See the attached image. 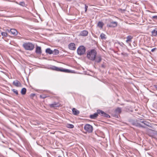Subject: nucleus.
<instances>
[{"mask_svg":"<svg viewBox=\"0 0 157 157\" xmlns=\"http://www.w3.org/2000/svg\"><path fill=\"white\" fill-rule=\"evenodd\" d=\"M97 55V52L94 49H92L88 51L87 57L90 60L94 61Z\"/></svg>","mask_w":157,"mask_h":157,"instance_id":"obj_1","label":"nucleus"},{"mask_svg":"<svg viewBox=\"0 0 157 157\" xmlns=\"http://www.w3.org/2000/svg\"><path fill=\"white\" fill-rule=\"evenodd\" d=\"M50 69L57 71L63 72L66 73H71V72L70 70L64 69L62 67H59L55 66H52L50 67Z\"/></svg>","mask_w":157,"mask_h":157,"instance_id":"obj_2","label":"nucleus"},{"mask_svg":"<svg viewBox=\"0 0 157 157\" xmlns=\"http://www.w3.org/2000/svg\"><path fill=\"white\" fill-rule=\"evenodd\" d=\"M25 49L27 50L32 51L34 48V45L32 43L30 42L25 43L22 45Z\"/></svg>","mask_w":157,"mask_h":157,"instance_id":"obj_3","label":"nucleus"},{"mask_svg":"<svg viewBox=\"0 0 157 157\" xmlns=\"http://www.w3.org/2000/svg\"><path fill=\"white\" fill-rule=\"evenodd\" d=\"M86 51L85 48L83 46H79L77 50L78 54L80 56L83 55Z\"/></svg>","mask_w":157,"mask_h":157,"instance_id":"obj_4","label":"nucleus"},{"mask_svg":"<svg viewBox=\"0 0 157 157\" xmlns=\"http://www.w3.org/2000/svg\"><path fill=\"white\" fill-rule=\"evenodd\" d=\"M84 129L88 133H91L93 132L92 126L89 124H86L84 127Z\"/></svg>","mask_w":157,"mask_h":157,"instance_id":"obj_5","label":"nucleus"},{"mask_svg":"<svg viewBox=\"0 0 157 157\" xmlns=\"http://www.w3.org/2000/svg\"><path fill=\"white\" fill-rule=\"evenodd\" d=\"M60 105V104L59 102H54L52 104H50L49 106L51 108H55L59 107Z\"/></svg>","mask_w":157,"mask_h":157,"instance_id":"obj_6","label":"nucleus"},{"mask_svg":"<svg viewBox=\"0 0 157 157\" xmlns=\"http://www.w3.org/2000/svg\"><path fill=\"white\" fill-rule=\"evenodd\" d=\"M7 31L13 35H16L17 34V31L15 29H11L10 30L7 29Z\"/></svg>","mask_w":157,"mask_h":157,"instance_id":"obj_7","label":"nucleus"},{"mask_svg":"<svg viewBox=\"0 0 157 157\" xmlns=\"http://www.w3.org/2000/svg\"><path fill=\"white\" fill-rule=\"evenodd\" d=\"M117 25V23L116 22L112 21L111 22L110 24H108L107 25V27H115Z\"/></svg>","mask_w":157,"mask_h":157,"instance_id":"obj_8","label":"nucleus"},{"mask_svg":"<svg viewBox=\"0 0 157 157\" xmlns=\"http://www.w3.org/2000/svg\"><path fill=\"white\" fill-rule=\"evenodd\" d=\"M68 48L71 50H75L76 49L75 44L74 43H71L68 45Z\"/></svg>","mask_w":157,"mask_h":157,"instance_id":"obj_9","label":"nucleus"},{"mask_svg":"<svg viewBox=\"0 0 157 157\" xmlns=\"http://www.w3.org/2000/svg\"><path fill=\"white\" fill-rule=\"evenodd\" d=\"M102 60V58L101 56L100 55H98L95 57V59L94 61L95 63H100Z\"/></svg>","mask_w":157,"mask_h":157,"instance_id":"obj_10","label":"nucleus"},{"mask_svg":"<svg viewBox=\"0 0 157 157\" xmlns=\"http://www.w3.org/2000/svg\"><path fill=\"white\" fill-rule=\"evenodd\" d=\"M13 84L16 87H19L21 86L20 82L17 80H15L13 82Z\"/></svg>","mask_w":157,"mask_h":157,"instance_id":"obj_11","label":"nucleus"},{"mask_svg":"<svg viewBox=\"0 0 157 157\" xmlns=\"http://www.w3.org/2000/svg\"><path fill=\"white\" fill-rule=\"evenodd\" d=\"M35 52L37 54H41L42 53L41 47L37 46L36 47Z\"/></svg>","mask_w":157,"mask_h":157,"instance_id":"obj_12","label":"nucleus"},{"mask_svg":"<svg viewBox=\"0 0 157 157\" xmlns=\"http://www.w3.org/2000/svg\"><path fill=\"white\" fill-rule=\"evenodd\" d=\"M88 32L86 30H83L81 32L80 35L82 36H86L87 35Z\"/></svg>","mask_w":157,"mask_h":157,"instance_id":"obj_13","label":"nucleus"},{"mask_svg":"<svg viewBox=\"0 0 157 157\" xmlns=\"http://www.w3.org/2000/svg\"><path fill=\"white\" fill-rule=\"evenodd\" d=\"M98 115L97 113H95L93 114L90 115V117L91 119H95L98 116Z\"/></svg>","mask_w":157,"mask_h":157,"instance_id":"obj_14","label":"nucleus"},{"mask_svg":"<svg viewBox=\"0 0 157 157\" xmlns=\"http://www.w3.org/2000/svg\"><path fill=\"white\" fill-rule=\"evenodd\" d=\"M72 111L74 115H78L80 113L79 111L75 108H73L72 109Z\"/></svg>","mask_w":157,"mask_h":157,"instance_id":"obj_15","label":"nucleus"},{"mask_svg":"<svg viewBox=\"0 0 157 157\" xmlns=\"http://www.w3.org/2000/svg\"><path fill=\"white\" fill-rule=\"evenodd\" d=\"M126 38V42L127 43H129V42H131L133 38V36L130 35L128 36Z\"/></svg>","mask_w":157,"mask_h":157,"instance_id":"obj_16","label":"nucleus"},{"mask_svg":"<svg viewBox=\"0 0 157 157\" xmlns=\"http://www.w3.org/2000/svg\"><path fill=\"white\" fill-rule=\"evenodd\" d=\"M115 112L116 114H119L121 112V108L118 107L115 110Z\"/></svg>","mask_w":157,"mask_h":157,"instance_id":"obj_17","label":"nucleus"},{"mask_svg":"<svg viewBox=\"0 0 157 157\" xmlns=\"http://www.w3.org/2000/svg\"><path fill=\"white\" fill-rule=\"evenodd\" d=\"M97 112L98 115L99 114L100 116L102 117L103 116L104 114L105 113V112L103 111L100 109L97 110Z\"/></svg>","mask_w":157,"mask_h":157,"instance_id":"obj_18","label":"nucleus"},{"mask_svg":"<svg viewBox=\"0 0 157 157\" xmlns=\"http://www.w3.org/2000/svg\"><path fill=\"white\" fill-rule=\"evenodd\" d=\"M151 33L152 36H156L157 35V29L155 28L151 31Z\"/></svg>","mask_w":157,"mask_h":157,"instance_id":"obj_19","label":"nucleus"},{"mask_svg":"<svg viewBox=\"0 0 157 157\" xmlns=\"http://www.w3.org/2000/svg\"><path fill=\"white\" fill-rule=\"evenodd\" d=\"M45 52L49 54H52L53 53V51L50 48H48L46 49Z\"/></svg>","mask_w":157,"mask_h":157,"instance_id":"obj_20","label":"nucleus"},{"mask_svg":"<svg viewBox=\"0 0 157 157\" xmlns=\"http://www.w3.org/2000/svg\"><path fill=\"white\" fill-rule=\"evenodd\" d=\"M97 25L98 27L102 28L104 25V23L102 22L99 21Z\"/></svg>","mask_w":157,"mask_h":157,"instance_id":"obj_21","label":"nucleus"},{"mask_svg":"<svg viewBox=\"0 0 157 157\" xmlns=\"http://www.w3.org/2000/svg\"><path fill=\"white\" fill-rule=\"evenodd\" d=\"M26 92V89L25 88H23L22 89L21 91V93L22 95L25 94Z\"/></svg>","mask_w":157,"mask_h":157,"instance_id":"obj_22","label":"nucleus"},{"mask_svg":"<svg viewBox=\"0 0 157 157\" xmlns=\"http://www.w3.org/2000/svg\"><path fill=\"white\" fill-rule=\"evenodd\" d=\"M59 53V51L58 50L56 49H55L53 51V54L54 55H58Z\"/></svg>","mask_w":157,"mask_h":157,"instance_id":"obj_23","label":"nucleus"},{"mask_svg":"<svg viewBox=\"0 0 157 157\" xmlns=\"http://www.w3.org/2000/svg\"><path fill=\"white\" fill-rule=\"evenodd\" d=\"M67 127L68 128H72L74 127V125L71 124H67Z\"/></svg>","mask_w":157,"mask_h":157,"instance_id":"obj_24","label":"nucleus"},{"mask_svg":"<svg viewBox=\"0 0 157 157\" xmlns=\"http://www.w3.org/2000/svg\"><path fill=\"white\" fill-rule=\"evenodd\" d=\"M105 36V35L103 33H102L100 35L101 38L102 39H106V38Z\"/></svg>","mask_w":157,"mask_h":157,"instance_id":"obj_25","label":"nucleus"},{"mask_svg":"<svg viewBox=\"0 0 157 157\" xmlns=\"http://www.w3.org/2000/svg\"><path fill=\"white\" fill-rule=\"evenodd\" d=\"M103 117H106V118H110V116L109 114L105 113L104 114L103 116Z\"/></svg>","mask_w":157,"mask_h":157,"instance_id":"obj_26","label":"nucleus"},{"mask_svg":"<svg viewBox=\"0 0 157 157\" xmlns=\"http://www.w3.org/2000/svg\"><path fill=\"white\" fill-rule=\"evenodd\" d=\"M1 34L2 36H4V37H6L7 36V34L6 32H2L1 33Z\"/></svg>","mask_w":157,"mask_h":157,"instance_id":"obj_27","label":"nucleus"},{"mask_svg":"<svg viewBox=\"0 0 157 157\" xmlns=\"http://www.w3.org/2000/svg\"><path fill=\"white\" fill-rule=\"evenodd\" d=\"M136 126L137 127H143V128L145 127L144 126H143V125H142L140 123H137L136 124Z\"/></svg>","mask_w":157,"mask_h":157,"instance_id":"obj_28","label":"nucleus"},{"mask_svg":"<svg viewBox=\"0 0 157 157\" xmlns=\"http://www.w3.org/2000/svg\"><path fill=\"white\" fill-rule=\"evenodd\" d=\"M82 6L84 7L85 10H87L88 6L84 4H82Z\"/></svg>","mask_w":157,"mask_h":157,"instance_id":"obj_29","label":"nucleus"},{"mask_svg":"<svg viewBox=\"0 0 157 157\" xmlns=\"http://www.w3.org/2000/svg\"><path fill=\"white\" fill-rule=\"evenodd\" d=\"M12 91L13 92V93H14L15 94L17 95L18 94V92L17 90L13 89L12 90Z\"/></svg>","mask_w":157,"mask_h":157,"instance_id":"obj_30","label":"nucleus"},{"mask_svg":"<svg viewBox=\"0 0 157 157\" xmlns=\"http://www.w3.org/2000/svg\"><path fill=\"white\" fill-rule=\"evenodd\" d=\"M40 98L44 99L47 97V96L45 95H40Z\"/></svg>","mask_w":157,"mask_h":157,"instance_id":"obj_31","label":"nucleus"},{"mask_svg":"<svg viewBox=\"0 0 157 157\" xmlns=\"http://www.w3.org/2000/svg\"><path fill=\"white\" fill-rule=\"evenodd\" d=\"M19 4L21 5V6H25V3L24 2H21L19 3Z\"/></svg>","mask_w":157,"mask_h":157,"instance_id":"obj_32","label":"nucleus"},{"mask_svg":"<svg viewBox=\"0 0 157 157\" xmlns=\"http://www.w3.org/2000/svg\"><path fill=\"white\" fill-rule=\"evenodd\" d=\"M118 44L121 46L123 47L125 45L122 42H118Z\"/></svg>","mask_w":157,"mask_h":157,"instance_id":"obj_33","label":"nucleus"},{"mask_svg":"<svg viewBox=\"0 0 157 157\" xmlns=\"http://www.w3.org/2000/svg\"><path fill=\"white\" fill-rule=\"evenodd\" d=\"M152 18L153 20H154V19L157 20V15L153 16L152 17Z\"/></svg>","mask_w":157,"mask_h":157,"instance_id":"obj_34","label":"nucleus"},{"mask_svg":"<svg viewBox=\"0 0 157 157\" xmlns=\"http://www.w3.org/2000/svg\"><path fill=\"white\" fill-rule=\"evenodd\" d=\"M140 122L142 123H143V124H144L146 125H148L147 124H146V123H147V122L146 121H142V120L141 119V121H140Z\"/></svg>","mask_w":157,"mask_h":157,"instance_id":"obj_35","label":"nucleus"},{"mask_svg":"<svg viewBox=\"0 0 157 157\" xmlns=\"http://www.w3.org/2000/svg\"><path fill=\"white\" fill-rule=\"evenodd\" d=\"M156 49V48H154L152 49H151V52H153L155 51V50Z\"/></svg>","mask_w":157,"mask_h":157,"instance_id":"obj_36","label":"nucleus"},{"mask_svg":"<svg viewBox=\"0 0 157 157\" xmlns=\"http://www.w3.org/2000/svg\"><path fill=\"white\" fill-rule=\"evenodd\" d=\"M3 16V14L0 13V17H2Z\"/></svg>","mask_w":157,"mask_h":157,"instance_id":"obj_37","label":"nucleus"},{"mask_svg":"<svg viewBox=\"0 0 157 157\" xmlns=\"http://www.w3.org/2000/svg\"><path fill=\"white\" fill-rule=\"evenodd\" d=\"M154 86H155V88L157 90V85H155Z\"/></svg>","mask_w":157,"mask_h":157,"instance_id":"obj_38","label":"nucleus"},{"mask_svg":"<svg viewBox=\"0 0 157 157\" xmlns=\"http://www.w3.org/2000/svg\"><path fill=\"white\" fill-rule=\"evenodd\" d=\"M47 92H48V93H50L52 94V93H51L49 91H47Z\"/></svg>","mask_w":157,"mask_h":157,"instance_id":"obj_39","label":"nucleus"},{"mask_svg":"<svg viewBox=\"0 0 157 157\" xmlns=\"http://www.w3.org/2000/svg\"><path fill=\"white\" fill-rule=\"evenodd\" d=\"M101 67H104V65H102L101 66Z\"/></svg>","mask_w":157,"mask_h":157,"instance_id":"obj_40","label":"nucleus"},{"mask_svg":"<svg viewBox=\"0 0 157 157\" xmlns=\"http://www.w3.org/2000/svg\"><path fill=\"white\" fill-rule=\"evenodd\" d=\"M58 157H61V156H58Z\"/></svg>","mask_w":157,"mask_h":157,"instance_id":"obj_41","label":"nucleus"},{"mask_svg":"<svg viewBox=\"0 0 157 157\" xmlns=\"http://www.w3.org/2000/svg\"><path fill=\"white\" fill-rule=\"evenodd\" d=\"M86 11H87V10H85V12H86Z\"/></svg>","mask_w":157,"mask_h":157,"instance_id":"obj_42","label":"nucleus"}]
</instances>
